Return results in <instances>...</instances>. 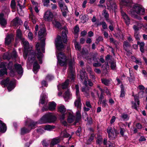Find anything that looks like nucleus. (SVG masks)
<instances>
[{
	"mask_svg": "<svg viewBox=\"0 0 147 147\" xmlns=\"http://www.w3.org/2000/svg\"><path fill=\"white\" fill-rule=\"evenodd\" d=\"M68 30L66 28L63 29L62 33V38L60 36H57L55 40V45L57 48L56 55L59 63L61 66L66 65L67 59L64 53L62 52L64 49V46L63 42L65 43L67 40V34Z\"/></svg>",
	"mask_w": 147,
	"mask_h": 147,
	"instance_id": "f257e3e1",
	"label": "nucleus"
},
{
	"mask_svg": "<svg viewBox=\"0 0 147 147\" xmlns=\"http://www.w3.org/2000/svg\"><path fill=\"white\" fill-rule=\"evenodd\" d=\"M22 44L23 45L24 47V57L25 59L27 57L28 54L30 53L28 55V60L27 64L33 63L34 62L33 65V71L34 74L37 73L40 68V65L38 64L36 61H35L36 58V54L34 51L32 50V48L30 47L29 42L26 40L25 38H22Z\"/></svg>",
	"mask_w": 147,
	"mask_h": 147,
	"instance_id": "f03ea898",
	"label": "nucleus"
},
{
	"mask_svg": "<svg viewBox=\"0 0 147 147\" xmlns=\"http://www.w3.org/2000/svg\"><path fill=\"white\" fill-rule=\"evenodd\" d=\"M121 5H127L128 6H132V9H131L129 12L131 16L134 18H137L139 20L142 19L140 17H138L136 14L141 15H144L145 13V10L143 7L140 6L138 4H134L132 5V0H121Z\"/></svg>",
	"mask_w": 147,
	"mask_h": 147,
	"instance_id": "7ed1b4c3",
	"label": "nucleus"
},
{
	"mask_svg": "<svg viewBox=\"0 0 147 147\" xmlns=\"http://www.w3.org/2000/svg\"><path fill=\"white\" fill-rule=\"evenodd\" d=\"M38 35L39 38L40 40H41L40 47H39V43H37L36 45V49L38 51V53L37 54V57L40 63H42V58L43 56V54L41 52V50L43 53L45 52V37L46 36V33L45 29L43 28L40 30L38 32Z\"/></svg>",
	"mask_w": 147,
	"mask_h": 147,
	"instance_id": "20e7f679",
	"label": "nucleus"
},
{
	"mask_svg": "<svg viewBox=\"0 0 147 147\" xmlns=\"http://www.w3.org/2000/svg\"><path fill=\"white\" fill-rule=\"evenodd\" d=\"M37 123V122L28 119L25 122V126L21 128V134L23 135L29 132L32 129L36 127Z\"/></svg>",
	"mask_w": 147,
	"mask_h": 147,
	"instance_id": "39448f33",
	"label": "nucleus"
},
{
	"mask_svg": "<svg viewBox=\"0 0 147 147\" xmlns=\"http://www.w3.org/2000/svg\"><path fill=\"white\" fill-rule=\"evenodd\" d=\"M0 84L2 86L7 87L8 91L10 92L16 87V81L14 79L10 80L9 78H7L1 80Z\"/></svg>",
	"mask_w": 147,
	"mask_h": 147,
	"instance_id": "423d86ee",
	"label": "nucleus"
},
{
	"mask_svg": "<svg viewBox=\"0 0 147 147\" xmlns=\"http://www.w3.org/2000/svg\"><path fill=\"white\" fill-rule=\"evenodd\" d=\"M56 119V117L53 113H49L45 114L40 119L39 123L41 124L51 123L55 121Z\"/></svg>",
	"mask_w": 147,
	"mask_h": 147,
	"instance_id": "0eeeda50",
	"label": "nucleus"
},
{
	"mask_svg": "<svg viewBox=\"0 0 147 147\" xmlns=\"http://www.w3.org/2000/svg\"><path fill=\"white\" fill-rule=\"evenodd\" d=\"M134 25L133 28L134 31V37L136 40H139L141 37L139 30L143 26L142 24L138 22L135 21L134 22Z\"/></svg>",
	"mask_w": 147,
	"mask_h": 147,
	"instance_id": "6e6552de",
	"label": "nucleus"
},
{
	"mask_svg": "<svg viewBox=\"0 0 147 147\" xmlns=\"http://www.w3.org/2000/svg\"><path fill=\"white\" fill-rule=\"evenodd\" d=\"M75 88L76 89V94L77 99L74 102V103L75 106L78 109H80L81 107V103L79 89L78 86V85H75Z\"/></svg>",
	"mask_w": 147,
	"mask_h": 147,
	"instance_id": "1a4fd4ad",
	"label": "nucleus"
},
{
	"mask_svg": "<svg viewBox=\"0 0 147 147\" xmlns=\"http://www.w3.org/2000/svg\"><path fill=\"white\" fill-rule=\"evenodd\" d=\"M53 17L52 12L50 10H48L44 13L43 19L45 21L51 22L52 21Z\"/></svg>",
	"mask_w": 147,
	"mask_h": 147,
	"instance_id": "9d476101",
	"label": "nucleus"
},
{
	"mask_svg": "<svg viewBox=\"0 0 147 147\" xmlns=\"http://www.w3.org/2000/svg\"><path fill=\"white\" fill-rule=\"evenodd\" d=\"M80 77L82 81H84L83 84L86 86L87 85V82L88 80V78L86 72L85 70H81L80 71Z\"/></svg>",
	"mask_w": 147,
	"mask_h": 147,
	"instance_id": "9b49d317",
	"label": "nucleus"
},
{
	"mask_svg": "<svg viewBox=\"0 0 147 147\" xmlns=\"http://www.w3.org/2000/svg\"><path fill=\"white\" fill-rule=\"evenodd\" d=\"M6 66V63L2 62L0 63V68H2L0 70V79L2 78L4 75L7 74Z\"/></svg>",
	"mask_w": 147,
	"mask_h": 147,
	"instance_id": "f8f14e48",
	"label": "nucleus"
},
{
	"mask_svg": "<svg viewBox=\"0 0 147 147\" xmlns=\"http://www.w3.org/2000/svg\"><path fill=\"white\" fill-rule=\"evenodd\" d=\"M74 60L71 59L69 62V72L68 73V76L70 78L74 79V68L73 67V65L74 64Z\"/></svg>",
	"mask_w": 147,
	"mask_h": 147,
	"instance_id": "ddd939ff",
	"label": "nucleus"
},
{
	"mask_svg": "<svg viewBox=\"0 0 147 147\" xmlns=\"http://www.w3.org/2000/svg\"><path fill=\"white\" fill-rule=\"evenodd\" d=\"M107 131L109 137H112V136H116L119 134V132L115 128H112L111 127H109L107 128Z\"/></svg>",
	"mask_w": 147,
	"mask_h": 147,
	"instance_id": "4468645a",
	"label": "nucleus"
},
{
	"mask_svg": "<svg viewBox=\"0 0 147 147\" xmlns=\"http://www.w3.org/2000/svg\"><path fill=\"white\" fill-rule=\"evenodd\" d=\"M56 106V104L54 102H50L48 104V107L45 108L43 107L42 109V110L43 111L48 110L52 111L55 110Z\"/></svg>",
	"mask_w": 147,
	"mask_h": 147,
	"instance_id": "2eb2a0df",
	"label": "nucleus"
},
{
	"mask_svg": "<svg viewBox=\"0 0 147 147\" xmlns=\"http://www.w3.org/2000/svg\"><path fill=\"white\" fill-rule=\"evenodd\" d=\"M17 56V53L16 51H14L11 54L9 53H4L3 58L4 59H9L11 58H16Z\"/></svg>",
	"mask_w": 147,
	"mask_h": 147,
	"instance_id": "dca6fc26",
	"label": "nucleus"
},
{
	"mask_svg": "<svg viewBox=\"0 0 147 147\" xmlns=\"http://www.w3.org/2000/svg\"><path fill=\"white\" fill-rule=\"evenodd\" d=\"M14 36L13 34H8L5 38V43L6 45L9 44L14 40Z\"/></svg>",
	"mask_w": 147,
	"mask_h": 147,
	"instance_id": "f3484780",
	"label": "nucleus"
},
{
	"mask_svg": "<svg viewBox=\"0 0 147 147\" xmlns=\"http://www.w3.org/2000/svg\"><path fill=\"white\" fill-rule=\"evenodd\" d=\"M15 70L20 75H22L23 73V69L20 64H16L14 65Z\"/></svg>",
	"mask_w": 147,
	"mask_h": 147,
	"instance_id": "a211bd4d",
	"label": "nucleus"
},
{
	"mask_svg": "<svg viewBox=\"0 0 147 147\" xmlns=\"http://www.w3.org/2000/svg\"><path fill=\"white\" fill-rule=\"evenodd\" d=\"M22 23L21 20L18 17H16L11 22L12 26L16 27L18 25Z\"/></svg>",
	"mask_w": 147,
	"mask_h": 147,
	"instance_id": "6ab92c4d",
	"label": "nucleus"
},
{
	"mask_svg": "<svg viewBox=\"0 0 147 147\" xmlns=\"http://www.w3.org/2000/svg\"><path fill=\"white\" fill-rule=\"evenodd\" d=\"M47 98V94L44 91H43L41 95L40 99V100L39 103L43 104L46 102V99Z\"/></svg>",
	"mask_w": 147,
	"mask_h": 147,
	"instance_id": "aec40b11",
	"label": "nucleus"
},
{
	"mask_svg": "<svg viewBox=\"0 0 147 147\" xmlns=\"http://www.w3.org/2000/svg\"><path fill=\"white\" fill-rule=\"evenodd\" d=\"M135 102H132V107L133 108L137 109V107L139 105V100L137 96H134Z\"/></svg>",
	"mask_w": 147,
	"mask_h": 147,
	"instance_id": "412c9836",
	"label": "nucleus"
},
{
	"mask_svg": "<svg viewBox=\"0 0 147 147\" xmlns=\"http://www.w3.org/2000/svg\"><path fill=\"white\" fill-rule=\"evenodd\" d=\"M121 14L122 17L125 20L126 24L127 25L129 26L130 23V18L125 12L122 11L121 12Z\"/></svg>",
	"mask_w": 147,
	"mask_h": 147,
	"instance_id": "4be33fe9",
	"label": "nucleus"
},
{
	"mask_svg": "<svg viewBox=\"0 0 147 147\" xmlns=\"http://www.w3.org/2000/svg\"><path fill=\"white\" fill-rule=\"evenodd\" d=\"M116 7L115 3L113 1L110 2V3H107V9L110 11L111 10H115L116 8Z\"/></svg>",
	"mask_w": 147,
	"mask_h": 147,
	"instance_id": "5701e85b",
	"label": "nucleus"
},
{
	"mask_svg": "<svg viewBox=\"0 0 147 147\" xmlns=\"http://www.w3.org/2000/svg\"><path fill=\"white\" fill-rule=\"evenodd\" d=\"M3 16L4 15L3 13L0 14V24L3 27H5L7 24V21Z\"/></svg>",
	"mask_w": 147,
	"mask_h": 147,
	"instance_id": "b1692460",
	"label": "nucleus"
},
{
	"mask_svg": "<svg viewBox=\"0 0 147 147\" xmlns=\"http://www.w3.org/2000/svg\"><path fill=\"white\" fill-rule=\"evenodd\" d=\"M69 81L68 80H67L65 82L61 84H59L57 86L58 90L60 91V88L61 87L63 89L66 88L69 84Z\"/></svg>",
	"mask_w": 147,
	"mask_h": 147,
	"instance_id": "393cba45",
	"label": "nucleus"
},
{
	"mask_svg": "<svg viewBox=\"0 0 147 147\" xmlns=\"http://www.w3.org/2000/svg\"><path fill=\"white\" fill-rule=\"evenodd\" d=\"M58 4L60 8L62 10L67 11V6L65 5L64 2L62 0L59 2Z\"/></svg>",
	"mask_w": 147,
	"mask_h": 147,
	"instance_id": "a878e982",
	"label": "nucleus"
},
{
	"mask_svg": "<svg viewBox=\"0 0 147 147\" xmlns=\"http://www.w3.org/2000/svg\"><path fill=\"white\" fill-rule=\"evenodd\" d=\"M6 125L2 121H0V132L4 133L6 131Z\"/></svg>",
	"mask_w": 147,
	"mask_h": 147,
	"instance_id": "bb28decb",
	"label": "nucleus"
},
{
	"mask_svg": "<svg viewBox=\"0 0 147 147\" xmlns=\"http://www.w3.org/2000/svg\"><path fill=\"white\" fill-rule=\"evenodd\" d=\"M61 137L64 138H71V135L68 133L65 130L61 132L60 134Z\"/></svg>",
	"mask_w": 147,
	"mask_h": 147,
	"instance_id": "cd10ccee",
	"label": "nucleus"
},
{
	"mask_svg": "<svg viewBox=\"0 0 147 147\" xmlns=\"http://www.w3.org/2000/svg\"><path fill=\"white\" fill-rule=\"evenodd\" d=\"M65 101L69 99L71 97V95L69 91V90H67L63 95Z\"/></svg>",
	"mask_w": 147,
	"mask_h": 147,
	"instance_id": "c85d7f7f",
	"label": "nucleus"
},
{
	"mask_svg": "<svg viewBox=\"0 0 147 147\" xmlns=\"http://www.w3.org/2000/svg\"><path fill=\"white\" fill-rule=\"evenodd\" d=\"M22 34L21 31L19 29H18L16 32V38L20 39L21 40L22 38H24L22 37Z\"/></svg>",
	"mask_w": 147,
	"mask_h": 147,
	"instance_id": "c756f323",
	"label": "nucleus"
},
{
	"mask_svg": "<svg viewBox=\"0 0 147 147\" xmlns=\"http://www.w3.org/2000/svg\"><path fill=\"white\" fill-rule=\"evenodd\" d=\"M54 128V127L52 125H47L44 127V129L48 131H51Z\"/></svg>",
	"mask_w": 147,
	"mask_h": 147,
	"instance_id": "7c9ffc66",
	"label": "nucleus"
},
{
	"mask_svg": "<svg viewBox=\"0 0 147 147\" xmlns=\"http://www.w3.org/2000/svg\"><path fill=\"white\" fill-rule=\"evenodd\" d=\"M52 23L56 27L59 29L61 28V25L60 23L56 20H53L52 22Z\"/></svg>",
	"mask_w": 147,
	"mask_h": 147,
	"instance_id": "2f4dec72",
	"label": "nucleus"
},
{
	"mask_svg": "<svg viewBox=\"0 0 147 147\" xmlns=\"http://www.w3.org/2000/svg\"><path fill=\"white\" fill-rule=\"evenodd\" d=\"M121 117L123 120L127 121L129 119V117L128 115L126 113L122 114Z\"/></svg>",
	"mask_w": 147,
	"mask_h": 147,
	"instance_id": "473e14b6",
	"label": "nucleus"
},
{
	"mask_svg": "<svg viewBox=\"0 0 147 147\" xmlns=\"http://www.w3.org/2000/svg\"><path fill=\"white\" fill-rule=\"evenodd\" d=\"M120 87L121 88V91L120 97L122 98L125 96V92L124 91L123 86V85H121Z\"/></svg>",
	"mask_w": 147,
	"mask_h": 147,
	"instance_id": "72a5a7b5",
	"label": "nucleus"
},
{
	"mask_svg": "<svg viewBox=\"0 0 147 147\" xmlns=\"http://www.w3.org/2000/svg\"><path fill=\"white\" fill-rule=\"evenodd\" d=\"M58 110L61 113H63L65 111V108L64 105H62L58 107Z\"/></svg>",
	"mask_w": 147,
	"mask_h": 147,
	"instance_id": "f704fd0d",
	"label": "nucleus"
},
{
	"mask_svg": "<svg viewBox=\"0 0 147 147\" xmlns=\"http://www.w3.org/2000/svg\"><path fill=\"white\" fill-rule=\"evenodd\" d=\"M102 15L106 20L109 18V14L105 10H104L103 11Z\"/></svg>",
	"mask_w": 147,
	"mask_h": 147,
	"instance_id": "c9c22d12",
	"label": "nucleus"
},
{
	"mask_svg": "<svg viewBox=\"0 0 147 147\" xmlns=\"http://www.w3.org/2000/svg\"><path fill=\"white\" fill-rule=\"evenodd\" d=\"M75 47L76 49L78 51H80L81 49V46L78 42H74Z\"/></svg>",
	"mask_w": 147,
	"mask_h": 147,
	"instance_id": "e433bc0d",
	"label": "nucleus"
},
{
	"mask_svg": "<svg viewBox=\"0 0 147 147\" xmlns=\"http://www.w3.org/2000/svg\"><path fill=\"white\" fill-rule=\"evenodd\" d=\"M102 25V27L103 29H106L107 28V26L105 22H102L99 24H97V26H98L100 25Z\"/></svg>",
	"mask_w": 147,
	"mask_h": 147,
	"instance_id": "4c0bfd02",
	"label": "nucleus"
},
{
	"mask_svg": "<svg viewBox=\"0 0 147 147\" xmlns=\"http://www.w3.org/2000/svg\"><path fill=\"white\" fill-rule=\"evenodd\" d=\"M60 142V140L59 139L57 138H54L53 139L51 142V144L53 145H55Z\"/></svg>",
	"mask_w": 147,
	"mask_h": 147,
	"instance_id": "58836bf2",
	"label": "nucleus"
},
{
	"mask_svg": "<svg viewBox=\"0 0 147 147\" xmlns=\"http://www.w3.org/2000/svg\"><path fill=\"white\" fill-rule=\"evenodd\" d=\"M98 87L101 92V94L99 97L100 100L101 101L102 100V99L104 98V96L103 95V93H104V91H103V90L100 88V86H98Z\"/></svg>",
	"mask_w": 147,
	"mask_h": 147,
	"instance_id": "ea45409f",
	"label": "nucleus"
},
{
	"mask_svg": "<svg viewBox=\"0 0 147 147\" xmlns=\"http://www.w3.org/2000/svg\"><path fill=\"white\" fill-rule=\"evenodd\" d=\"M49 143V142L45 140H44L42 142V144L44 147H47Z\"/></svg>",
	"mask_w": 147,
	"mask_h": 147,
	"instance_id": "a19ab883",
	"label": "nucleus"
},
{
	"mask_svg": "<svg viewBox=\"0 0 147 147\" xmlns=\"http://www.w3.org/2000/svg\"><path fill=\"white\" fill-rule=\"evenodd\" d=\"M46 80L47 81H50L54 79V77L51 74H48L46 77Z\"/></svg>",
	"mask_w": 147,
	"mask_h": 147,
	"instance_id": "79ce46f5",
	"label": "nucleus"
},
{
	"mask_svg": "<svg viewBox=\"0 0 147 147\" xmlns=\"http://www.w3.org/2000/svg\"><path fill=\"white\" fill-rule=\"evenodd\" d=\"M111 67L113 69H115L116 67V63L113 61H111Z\"/></svg>",
	"mask_w": 147,
	"mask_h": 147,
	"instance_id": "37998d69",
	"label": "nucleus"
},
{
	"mask_svg": "<svg viewBox=\"0 0 147 147\" xmlns=\"http://www.w3.org/2000/svg\"><path fill=\"white\" fill-rule=\"evenodd\" d=\"M76 116L77 118L78 119H80L81 117V115L80 113V109H78L77 111L76 112Z\"/></svg>",
	"mask_w": 147,
	"mask_h": 147,
	"instance_id": "c03bdc74",
	"label": "nucleus"
},
{
	"mask_svg": "<svg viewBox=\"0 0 147 147\" xmlns=\"http://www.w3.org/2000/svg\"><path fill=\"white\" fill-rule=\"evenodd\" d=\"M16 6V2L15 0H12L11 3V7L12 9H15Z\"/></svg>",
	"mask_w": 147,
	"mask_h": 147,
	"instance_id": "a18cd8bd",
	"label": "nucleus"
},
{
	"mask_svg": "<svg viewBox=\"0 0 147 147\" xmlns=\"http://www.w3.org/2000/svg\"><path fill=\"white\" fill-rule=\"evenodd\" d=\"M101 81L102 83L105 85H108L109 83V81L108 80L106 79H102Z\"/></svg>",
	"mask_w": 147,
	"mask_h": 147,
	"instance_id": "49530a36",
	"label": "nucleus"
},
{
	"mask_svg": "<svg viewBox=\"0 0 147 147\" xmlns=\"http://www.w3.org/2000/svg\"><path fill=\"white\" fill-rule=\"evenodd\" d=\"M12 66L13 63L12 62L10 61L8 63H7V66L6 67V69H7V68L9 69H12Z\"/></svg>",
	"mask_w": 147,
	"mask_h": 147,
	"instance_id": "de8ad7c7",
	"label": "nucleus"
},
{
	"mask_svg": "<svg viewBox=\"0 0 147 147\" xmlns=\"http://www.w3.org/2000/svg\"><path fill=\"white\" fill-rule=\"evenodd\" d=\"M82 91L84 92V94L86 96H89V93L88 91L86 90V88L84 87L82 88Z\"/></svg>",
	"mask_w": 147,
	"mask_h": 147,
	"instance_id": "09e8293b",
	"label": "nucleus"
},
{
	"mask_svg": "<svg viewBox=\"0 0 147 147\" xmlns=\"http://www.w3.org/2000/svg\"><path fill=\"white\" fill-rule=\"evenodd\" d=\"M120 134L121 136V137H123L124 136V133L125 131V130L123 128L120 127Z\"/></svg>",
	"mask_w": 147,
	"mask_h": 147,
	"instance_id": "8fccbe9b",
	"label": "nucleus"
},
{
	"mask_svg": "<svg viewBox=\"0 0 147 147\" xmlns=\"http://www.w3.org/2000/svg\"><path fill=\"white\" fill-rule=\"evenodd\" d=\"M42 2L43 5L45 6H48L50 2L49 0H42Z\"/></svg>",
	"mask_w": 147,
	"mask_h": 147,
	"instance_id": "3c124183",
	"label": "nucleus"
},
{
	"mask_svg": "<svg viewBox=\"0 0 147 147\" xmlns=\"http://www.w3.org/2000/svg\"><path fill=\"white\" fill-rule=\"evenodd\" d=\"M74 117L69 116L67 119V121L69 123H71L74 121Z\"/></svg>",
	"mask_w": 147,
	"mask_h": 147,
	"instance_id": "603ef678",
	"label": "nucleus"
},
{
	"mask_svg": "<svg viewBox=\"0 0 147 147\" xmlns=\"http://www.w3.org/2000/svg\"><path fill=\"white\" fill-rule=\"evenodd\" d=\"M44 127L39 128L37 129V131L39 134H42L44 132Z\"/></svg>",
	"mask_w": 147,
	"mask_h": 147,
	"instance_id": "864d4df0",
	"label": "nucleus"
},
{
	"mask_svg": "<svg viewBox=\"0 0 147 147\" xmlns=\"http://www.w3.org/2000/svg\"><path fill=\"white\" fill-rule=\"evenodd\" d=\"M30 18L32 20L33 23L34 24L36 23V19L34 15H32L30 16Z\"/></svg>",
	"mask_w": 147,
	"mask_h": 147,
	"instance_id": "5fc2aeb1",
	"label": "nucleus"
},
{
	"mask_svg": "<svg viewBox=\"0 0 147 147\" xmlns=\"http://www.w3.org/2000/svg\"><path fill=\"white\" fill-rule=\"evenodd\" d=\"M79 28L78 25H77L74 27V33L75 34H77L79 32Z\"/></svg>",
	"mask_w": 147,
	"mask_h": 147,
	"instance_id": "6e6d98bb",
	"label": "nucleus"
},
{
	"mask_svg": "<svg viewBox=\"0 0 147 147\" xmlns=\"http://www.w3.org/2000/svg\"><path fill=\"white\" fill-rule=\"evenodd\" d=\"M115 145L114 144L111 143L110 142L108 141L107 144V147H114Z\"/></svg>",
	"mask_w": 147,
	"mask_h": 147,
	"instance_id": "4d7b16f0",
	"label": "nucleus"
},
{
	"mask_svg": "<svg viewBox=\"0 0 147 147\" xmlns=\"http://www.w3.org/2000/svg\"><path fill=\"white\" fill-rule=\"evenodd\" d=\"M137 44L139 45L140 47H144L145 45V43L143 42H140L138 41L137 42Z\"/></svg>",
	"mask_w": 147,
	"mask_h": 147,
	"instance_id": "13d9d810",
	"label": "nucleus"
},
{
	"mask_svg": "<svg viewBox=\"0 0 147 147\" xmlns=\"http://www.w3.org/2000/svg\"><path fill=\"white\" fill-rule=\"evenodd\" d=\"M103 91H104V92H105L107 94L108 96H110V93L109 90L107 89L106 87L104 88Z\"/></svg>",
	"mask_w": 147,
	"mask_h": 147,
	"instance_id": "bf43d9fd",
	"label": "nucleus"
},
{
	"mask_svg": "<svg viewBox=\"0 0 147 147\" xmlns=\"http://www.w3.org/2000/svg\"><path fill=\"white\" fill-rule=\"evenodd\" d=\"M28 38L30 40H32L33 38V34L32 33L29 32L28 34Z\"/></svg>",
	"mask_w": 147,
	"mask_h": 147,
	"instance_id": "052dcab7",
	"label": "nucleus"
},
{
	"mask_svg": "<svg viewBox=\"0 0 147 147\" xmlns=\"http://www.w3.org/2000/svg\"><path fill=\"white\" fill-rule=\"evenodd\" d=\"M106 100H102L101 101V103L102 105V106L103 107H105L107 105V104L106 103Z\"/></svg>",
	"mask_w": 147,
	"mask_h": 147,
	"instance_id": "680f3d73",
	"label": "nucleus"
},
{
	"mask_svg": "<svg viewBox=\"0 0 147 147\" xmlns=\"http://www.w3.org/2000/svg\"><path fill=\"white\" fill-rule=\"evenodd\" d=\"M144 94V92L143 91H141L139 92L138 96L141 97H143Z\"/></svg>",
	"mask_w": 147,
	"mask_h": 147,
	"instance_id": "e2e57ef3",
	"label": "nucleus"
},
{
	"mask_svg": "<svg viewBox=\"0 0 147 147\" xmlns=\"http://www.w3.org/2000/svg\"><path fill=\"white\" fill-rule=\"evenodd\" d=\"M81 128L79 127L78 128L77 130L76 131V134L78 136H79L80 135V133H81Z\"/></svg>",
	"mask_w": 147,
	"mask_h": 147,
	"instance_id": "0e129e2a",
	"label": "nucleus"
},
{
	"mask_svg": "<svg viewBox=\"0 0 147 147\" xmlns=\"http://www.w3.org/2000/svg\"><path fill=\"white\" fill-rule=\"evenodd\" d=\"M129 46V43L125 41L124 43V44L123 45V47L124 49H125V47H127Z\"/></svg>",
	"mask_w": 147,
	"mask_h": 147,
	"instance_id": "69168bd1",
	"label": "nucleus"
},
{
	"mask_svg": "<svg viewBox=\"0 0 147 147\" xmlns=\"http://www.w3.org/2000/svg\"><path fill=\"white\" fill-rule=\"evenodd\" d=\"M103 38L101 36H99L96 39V43H98L99 41H101L102 40Z\"/></svg>",
	"mask_w": 147,
	"mask_h": 147,
	"instance_id": "338daca9",
	"label": "nucleus"
},
{
	"mask_svg": "<svg viewBox=\"0 0 147 147\" xmlns=\"http://www.w3.org/2000/svg\"><path fill=\"white\" fill-rule=\"evenodd\" d=\"M86 105L88 107L91 108V106L90 105V101L88 100L86 101Z\"/></svg>",
	"mask_w": 147,
	"mask_h": 147,
	"instance_id": "774afa93",
	"label": "nucleus"
}]
</instances>
